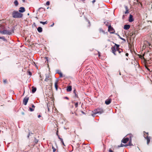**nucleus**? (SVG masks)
<instances>
[{"label": "nucleus", "mask_w": 152, "mask_h": 152, "mask_svg": "<svg viewBox=\"0 0 152 152\" xmlns=\"http://www.w3.org/2000/svg\"><path fill=\"white\" fill-rule=\"evenodd\" d=\"M12 16L14 18H19L22 17L23 14L17 11H14L12 13Z\"/></svg>", "instance_id": "1"}, {"label": "nucleus", "mask_w": 152, "mask_h": 152, "mask_svg": "<svg viewBox=\"0 0 152 152\" xmlns=\"http://www.w3.org/2000/svg\"><path fill=\"white\" fill-rule=\"evenodd\" d=\"M104 112V110L102 108L98 109L96 110H95L94 111H92L93 114H92V115L94 117L95 115L97 114H101L103 113Z\"/></svg>", "instance_id": "2"}, {"label": "nucleus", "mask_w": 152, "mask_h": 152, "mask_svg": "<svg viewBox=\"0 0 152 152\" xmlns=\"http://www.w3.org/2000/svg\"><path fill=\"white\" fill-rule=\"evenodd\" d=\"M147 135H146L145 134H144V137L147 140V144L148 145L150 141L151 137H148V133H145Z\"/></svg>", "instance_id": "3"}, {"label": "nucleus", "mask_w": 152, "mask_h": 152, "mask_svg": "<svg viewBox=\"0 0 152 152\" xmlns=\"http://www.w3.org/2000/svg\"><path fill=\"white\" fill-rule=\"evenodd\" d=\"M12 31L9 30H4L1 31V33L4 34L10 35L11 34Z\"/></svg>", "instance_id": "4"}, {"label": "nucleus", "mask_w": 152, "mask_h": 152, "mask_svg": "<svg viewBox=\"0 0 152 152\" xmlns=\"http://www.w3.org/2000/svg\"><path fill=\"white\" fill-rule=\"evenodd\" d=\"M46 77L45 81L47 82H51V78L48 74L45 75Z\"/></svg>", "instance_id": "5"}, {"label": "nucleus", "mask_w": 152, "mask_h": 152, "mask_svg": "<svg viewBox=\"0 0 152 152\" xmlns=\"http://www.w3.org/2000/svg\"><path fill=\"white\" fill-rule=\"evenodd\" d=\"M115 45L116 46V49L117 51L119 53L121 52L123 53V50L122 49H120L119 48V45L115 44Z\"/></svg>", "instance_id": "6"}, {"label": "nucleus", "mask_w": 152, "mask_h": 152, "mask_svg": "<svg viewBox=\"0 0 152 152\" xmlns=\"http://www.w3.org/2000/svg\"><path fill=\"white\" fill-rule=\"evenodd\" d=\"M111 50L112 52L114 54V55H116L115 52L117 51L116 49V46L115 45L114 46H113L111 48Z\"/></svg>", "instance_id": "7"}, {"label": "nucleus", "mask_w": 152, "mask_h": 152, "mask_svg": "<svg viewBox=\"0 0 152 152\" xmlns=\"http://www.w3.org/2000/svg\"><path fill=\"white\" fill-rule=\"evenodd\" d=\"M29 99V97L27 96H26L23 99V104L25 105H26L28 102Z\"/></svg>", "instance_id": "8"}, {"label": "nucleus", "mask_w": 152, "mask_h": 152, "mask_svg": "<svg viewBox=\"0 0 152 152\" xmlns=\"http://www.w3.org/2000/svg\"><path fill=\"white\" fill-rule=\"evenodd\" d=\"M108 30L109 31H110L111 33H113L114 29L112 27H111L110 24L108 26Z\"/></svg>", "instance_id": "9"}, {"label": "nucleus", "mask_w": 152, "mask_h": 152, "mask_svg": "<svg viewBox=\"0 0 152 152\" xmlns=\"http://www.w3.org/2000/svg\"><path fill=\"white\" fill-rule=\"evenodd\" d=\"M129 139L128 138L126 137V138H124L122 140V142L124 143H126L128 141H129Z\"/></svg>", "instance_id": "10"}, {"label": "nucleus", "mask_w": 152, "mask_h": 152, "mask_svg": "<svg viewBox=\"0 0 152 152\" xmlns=\"http://www.w3.org/2000/svg\"><path fill=\"white\" fill-rule=\"evenodd\" d=\"M25 11V8L23 7H20L19 10V11L20 12H23Z\"/></svg>", "instance_id": "11"}, {"label": "nucleus", "mask_w": 152, "mask_h": 152, "mask_svg": "<svg viewBox=\"0 0 152 152\" xmlns=\"http://www.w3.org/2000/svg\"><path fill=\"white\" fill-rule=\"evenodd\" d=\"M134 20L133 17V16L130 14L129 15V21L130 22H132L134 21Z\"/></svg>", "instance_id": "12"}, {"label": "nucleus", "mask_w": 152, "mask_h": 152, "mask_svg": "<svg viewBox=\"0 0 152 152\" xmlns=\"http://www.w3.org/2000/svg\"><path fill=\"white\" fill-rule=\"evenodd\" d=\"M112 99H107L105 101V103L107 105L109 104L111 102Z\"/></svg>", "instance_id": "13"}, {"label": "nucleus", "mask_w": 152, "mask_h": 152, "mask_svg": "<svg viewBox=\"0 0 152 152\" xmlns=\"http://www.w3.org/2000/svg\"><path fill=\"white\" fill-rule=\"evenodd\" d=\"M130 25L126 24L124 26V28L125 30H128L130 28Z\"/></svg>", "instance_id": "14"}, {"label": "nucleus", "mask_w": 152, "mask_h": 152, "mask_svg": "<svg viewBox=\"0 0 152 152\" xmlns=\"http://www.w3.org/2000/svg\"><path fill=\"white\" fill-rule=\"evenodd\" d=\"M72 88L71 86H67L66 90L68 92H69L72 91Z\"/></svg>", "instance_id": "15"}, {"label": "nucleus", "mask_w": 152, "mask_h": 152, "mask_svg": "<svg viewBox=\"0 0 152 152\" xmlns=\"http://www.w3.org/2000/svg\"><path fill=\"white\" fill-rule=\"evenodd\" d=\"M32 92L33 93H34L36 91L37 88L36 87H35L34 86H32Z\"/></svg>", "instance_id": "16"}, {"label": "nucleus", "mask_w": 152, "mask_h": 152, "mask_svg": "<svg viewBox=\"0 0 152 152\" xmlns=\"http://www.w3.org/2000/svg\"><path fill=\"white\" fill-rule=\"evenodd\" d=\"M37 30L38 31L39 33H41V32H42V29L40 27H39L38 28H37Z\"/></svg>", "instance_id": "17"}, {"label": "nucleus", "mask_w": 152, "mask_h": 152, "mask_svg": "<svg viewBox=\"0 0 152 152\" xmlns=\"http://www.w3.org/2000/svg\"><path fill=\"white\" fill-rule=\"evenodd\" d=\"M58 82V81L57 80L56 81V82L55 83V88L56 90H57V89H58V85H57Z\"/></svg>", "instance_id": "18"}, {"label": "nucleus", "mask_w": 152, "mask_h": 152, "mask_svg": "<svg viewBox=\"0 0 152 152\" xmlns=\"http://www.w3.org/2000/svg\"><path fill=\"white\" fill-rule=\"evenodd\" d=\"M14 3L15 5L16 6H17L18 4V3L17 0H15L14 2Z\"/></svg>", "instance_id": "19"}, {"label": "nucleus", "mask_w": 152, "mask_h": 152, "mask_svg": "<svg viewBox=\"0 0 152 152\" xmlns=\"http://www.w3.org/2000/svg\"><path fill=\"white\" fill-rule=\"evenodd\" d=\"M77 92L76 91V90L75 89L73 91V93L75 94V96L76 97H78V96L77 94Z\"/></svg>", "instance_id": "20"}, {"label": "nucleus", "mask_w": 152, "mask_h": 152, "mask_svg": "<svg viewBox=\"0 0 152 152\" xmlns=\"http://www.w3.org/2000/svg\"><path fill=\"white\" fill-rule=\"evenodd\" d=\"M40 23L42 24L43 25H44L45 24H46L47 23V21H46L45 22H42V21H40Z\"/></svg>", "instance_id": "21"}, {"label": "nucleus", "mask_w": 152, "mask_h": 152, "mask_svg": "<svg viewBox=\"0 0 152 152\" xmlns=\"http://www.w3.org/2000/svg\"><path fill=\"white\" fill-rule=\"evenodd\" d=\"M57 73H58L60 75V77H63L62 74L61 72H57Z\"/></svg>", "instance_id": "22"}, {"label": "nucleus", "mask_w": 152, "mask_h": 152, "mask_svg": "<svg viewBox=\"0 0 152 152\" xmlns=\"http://www.w3.org/2000/svg\"><path fill=\"white\" fill-rule=\"evenodd\" d=\"M132 145V142H131V139L129 142L128 145L131 146Z\"/></svg>", "instance_id": "23"}, {"label": "nucleus", "mask_w": 152, "mask_h": 152, "mask_svg": "<svg viewBox=\"0 0 152 152\" xmlns=\"http://www.w3.org/2000/svg\"><path fill=\"white\" fill-rule=\"evenodd\" d=\"M34 142L35 143V144H37L38 142V140L36 138H35L34 139Z\"/></svg>", "instance_id": "24"}, {"label": "nucleus", "mask_w": 152, "mask_h": 152, "mask_svg": "<svg viewBox=\"0 0 152 152\" xmlns=\"http://www.w3.org/2000/svg\"><path fill=\"white\" fill-rule=\"evenodd\" d=\"M124 7L125 9V10H126V11H129V10L128 9V7L127 6L124 5Z\"/></svg>", "instance_id": "25"}, {"label": "nucleus", "mask_w": 152, "mask_h": 152, "mask_svg": "<svg viewBox=\"0 0 152 152\" xmlns=\"http://www.w3.org/2000/svg\"><path fill=\"white\" fill-rule=\"evenodd\" d=\"M52 149L53 150V152H55L56 151V149L53 146L52 147Z\"/></svg>", "instance_id": "26"}, {"label": "nucleus", "mask_w": 152, "mask_h": 152, "mask_svg": "<svg viewBox=\"0 0 152 152\" xmlns=\"http://www.w3.org/2000/svg\"><path fill=\"white\" fill-rule=\"evenodd\" d=\"M104 24L105 25H106L107 26H109V25H108L109 23L108 22H104Z\"/></svg>", "instance_id": "27"}, {"label": "nucleus", "mask_w": 152, "mask_h": 152, "mask_svg": "<svg viewBox=\"0 0 152 152\" xmlns=\"http://www.w3.org/2000/svg\"><path fill=\"white\" fill-rule=\"evenodd\" d=\"M29 110L31 111H33L34 110V109H33V108H31L30 107H29Z\"/></svg>", "instance_id": "28"}, {"label": "nucleus", "mask_w": 152, "mask_h": 152, "mask_svg": "<svg viewBox=\"0 0 152 152\" xmlns=\"http://www.w3.org/2000/svg\"><path fill=\"white\" fill-rule=\"evenodd\" d=\"M78 103L77 102L75 103V107H78Z\"/></svg>", "instance_id": "29"}, {"label": "nucleus", "mask_w": 152, "mask_h": 152, "mask_svg": "<svg viewBox=\"0 0 152 152\" xmlns=\"http://www.w3.org/2000/svg\"><path fill=\"white\" fill-rule=\"evenodd\" d=\"M50 2L49 1H47L46 3V4L47 5H50Z\"/></svg>", "instance_id": "30"}, {"label": "nucleus", "mask_w": 152, "mask_h": 152, "mask_svg": "<svg viewBox=\"0 0 152 152\" xmlns=\"http://www.w3.org/2000/svg\"><path fill=\"white\" fill-rule=\"evenodd\" d=\"M120 39H121V40H123V41H124V42H126V40L125 39H124V38H123L122 37H120Z\"/></svg>", "instance_id": "31"}, {"label": "nucleus", "mask_w": 152, "mask_h": 152, "mask_svg": "<svg viewBox=\"0 0 152 152\" xmlns=\"http://www.w3.org/2000/svg\"><path fill=\"white\" fill-rule=\"evenodd\" d=\"M129 13V11H126L125 12H124V14H128Z\"/></svg>", "instance_id": "32"}, {"label": "nucleus", "mask_w": 152, "mask_h": 152, "mask_svg": "<svg viewBox=\"0 0 152 152\" xmlns=\"http://www.w3.org/2000/svg\"><path fill=\"white\" fill-rule=\"evenodd\" d=\"M61 142L62 143V144H63V145H65L64 143V142H63V139H61Z\"/></svg>", "instance_id": "33"}, {"label": "nucleus", "mask_w": 152, "mask_h": 152, "mask_svg": "<svg viewBox=\"0 0 152 152\" xmlns=\"http://www.w3.org/2000/svg\"><path fill=\"white\" fill-rule=\"evenodd\" d=\"M3 82L4 83H6L7 82V80H4L3 81Z\"/></svg>", "instance_id": "34"}, {"label": "nucleus", "mask_w": 152, "mask_h": 152, "mask_svg": "<svg viewBox=\"0 0 152 152\" xmlns=\"http://www.w3.org/2000/svg\"><path fill=\"white\" fill-rule=\"evenodd\" d=\"M109 152H113V151L110 149L109 150Z\"/></svg>", "instance_id": "35"}, {"label": "nucleus", "mask_w": 152, "mask_h": 152, "mask_svg": "<svg viewBox=\"0 0 152 152\" xmlns=\"http://www.w3.org/2000/svg\"><path fill=\"white\" fill-rule=\"evenodd\" d=\"M64 99H67V100H68L69 99V98L68 97H67V96H66V97H64Z\"/></svg>", "instance_id": "36"}, {"label": "nucleus", "mask_w": 152, "mask_h": 152, "mask_svg": "<svg viewBox=\"0 0 152 152\" xmlns=\"http://www.w3.org/2000/svg\"><path fill=\"white\" fill-rule=\"evenodd\" d=\"M45 58L46 59V61H48V57H45Z\"/></svg>", "instance_id": "37"}, {"label": "nucleus", "mask_w": 152, "mask_h": 152, "mask_svg": "<svg viewBox=\"0 0 152 152\" xmlns=\"http://www.w3.org/2000/svg\"><path fill=\"white\" fill-rule=\"evenodd\" d=\"M96 1V0H94L92 1V3L93 4H94V2Z\"/></svg>", "instance_id": "38"}, {"label": "nucleus", "mask_w": 152, "mask_h": 152, "mask_svg": "<svg viewBox=\"0 0 152 152\" xmlns=\"http://www.w3.org/2000/svg\"><path fill=\"white\" fill-rule=\"evenodd\" d=\"M125 55L126 56H128L129 55V54L128 53H126V54H125Z\"/></svg>", "instance_id": "39"}, {"label": "nucleus", "mask_w": 152, "mask_h": 152, "mask_svg": "<svg viewBox=\"0 0 152 152\" xmlns=\"http://www.w3.org/2000/svg\"><path fill=\"white\" fill-rule=\"evenodd\" d=\"M125 15H123L122 16V19H124L125 18Z\"/></svg>", "instance_id": "40"}, {"label": "nucleus", "mask_w": 152, "mask_h": 152, "mask_svg": "<svg viewBox=\"0 0 152 152\" xmlns=\"http://www.w3.org/2000/svg\"><path fill=\"white\" fill-rule=\"evenodd\" d=\"M28 73H29V75H31V72H28Z\"/></svg>", "instance_id": "41"}, {"label": "nucleus", "mask_w": 152, "mask_h": 152, "mask_svg": "<svg viewBox=\"0 0 152 152\" xmlns=\"http://www.w3.org/2000/svg\"><path fill=\"white\" fill-rule=\"evenodd\" d=\"M30 135V133H29L28 135L27 136L28 138H29Z\"/></svg>", "instance_id": "42"}, {"label": "nucleus", "mask_w": 152, "mask_h": 152, "mask_svg": "<svg viewBox=\"0 0 152 152\" xmlns=\"http://www.w3.org/2000/svg\"><path fill=\"white\" fill-rule=\"evenodd\" d=\"M1 38V39H3V40H6V39L4 37Z\"/></svg>", "instance_id": "43"}, {"label": "nucleus", "mask_w": 152, "mask_h": 152, "mask_svg": "<svg viewBox=\"0 0 152 152\" xmlns=\"http://www.w3.org/2000/svg\"><path fill=\"white\" fill-rule=\"evenodd\" d=\"M32 108H34L35 107L34 105V104H32Z\"/></svg>", "instance_id": "44"}, {"label": "nucleus", "mask_w": 152, "mask_h": 152, "mask_svg": "<svg viewBox=\"0 0 152 152\" xmlns=\"http://www.w3.org/2000/svg\"><path fill=\"white\" fill-rule=\"evenodd\" d=\"M41 117V115H38V118H40Z\"/></svg>", "instance_id": "45"}, {"label": "nucleus", "mask_w": 152, "mask_h": 152, "mask_svg": "<svg viewBox=\"0 0 152 152\" xmlns=\"http://www.w3.org/2000/svg\"><path fill=\"white\" fill-rule=\"evenodd\" d=\"M54 25V23H53V24H52V25L50 26H51V27H52V26H53Z\"/></svg>", "instance_id": "46"}, {"label": "nucleus", "mask_w": 152, "mask_h": 152, "mask_svg": "<svg viewBox=\"0 0 152 152\" xmlns=\"http://www.w3.org/2000/svg\"><path fill=\"white\" fill-rule=\"evenodd\" d=\"M58 131H57L56 132V134L57 136L59 135L58 134Z\"/></svg>", "instance_id": "47"}, {"label": "nucleus", "mask_w": 152, "mask_h": 152, "mask_svg": "<svg viewBox=\"0 0 152 152\" xmlns=\"http://www.w3.org/2000/svg\"><path fill=\"white\" fill-rule=\"evenodd\" d=\"M21 114L23 115H24V114H25L24 113V112H22Z\"/></svg>", "instance_id": "48"}, {"label": "nucleus", "mask_w": 152, "mask_h": 152, "mask_svg": "<svg viewBox=\"0 0 152 152\" xmlns=\"http://www.w3.org/2000/svg\"><path fill=\"white\" fill-rule=\"evenodd\" d=\"M22 1L23 2H25V1H26V0H22Z\"/></svg>", "instance_id": "49"}, {"label": "nucleus", "mask_w": 152, "mask_h": 152, "mask_svg": "<svg viewBox=\"0 0 152 152\" xmlns=\"http://www.w3.org/2000/svg\"><path fill=\"white\" fill-rule=\"evenodd\" d=\"M42 8H42V7H40V8H39L38 10H40V9H42Z\"/></svg>", "instance_id": "50"}, {"label": "nucleus", "mask_w": 152, "mask_h": 152, "mask_svg": "<svg viewBox=\"0 0 152 152\" xmlns=\"http://www.w3.org/2000/svg\"><path fill=\"white\" fill-rule=\"evenodd\" d=\"M59 139L61 141V139H63L62 138H61L60 137L59 138Z\"/></svg>", "instance_id": "51"}, {"label": "nucleus", "mask_w": 152, "mask_h": 152, "mask_svg": "<svg viewBox=\"0 0 152 152\" xmlns=\"http://www.w3.org/2000/svg\"><path fill=\"white\" fill-rule=\"evenodd\" d=\"M59 139L61 141V139H63L62 138H61L60 137L59 138Z\"/></svg>", "instance_id": "52"}, {"label": "nucleus", "mask_w": 152, "mask_h": 152, "mask_svg": "<svg viewBox=\"0 0 152 152\" xmlns=\"http://www.w3.org/2000/svg\"><path fill=\"white\" fill-rule=\"evenodd\" d=\"M59 72V70H56V72Z\"/></svg>", "instance_id": "53"}, {"label": "nucleus", "mask_w": 152, "mask_h": 152, "mask_svg": "<svg viewBox=\"0 0 152 152\" xmlns=\"http://www.w3.org/2000/svg\"><path fill=\"white\" fill-rule=\"evenodd\" d=\"M82 113L83 114H85V113L83 111H82Z\"/></svg>", "instance_id": "54"}, {"label": "nucleus", "mask_w": 152, "mask_h": 152, "mask_svg": "<svg viewBox=\"0 0 152 152\" xmlns=\"http://www.w3.org/2000/svg\"><path fill=\"white\" fill-rule=\"evenodd\" d=\"M88 148H89V149H90V148H90L89 146H88Z\"/></svg>", "instance_id": "55"}, {"label": "nucleus", "mask_w": 152, "mask_h": 152, "mask_svg": "<svg viewBox=\"0 0 152 152\" xmlns=\"http://www.w3.org/2000/svg\"><path fill=\"white\" fill-rule=\"evenodd\" d=\"M121 146H119V147H123V146L122 145H123L121 144Z\"/></svg>", "instance_id": "56"}, {"label": "nucleus", "mask_w": 152, "mask_h": 152, "mask_svg": "<svg viewBox=\"0 0 152 152\" xmlns=\"http://www.w3.org/2000/svg\"><path fill=\"white\" fill-rule=\"evenodd\" d=\"M58 138L60 137L59 135H58Z\"/></svg>", "instance_id": "57"}, {"label": "nucleus", "mask_w": 152, "mask_h": 152, "mask_svg": "<svg viewBox=\"0 0 152 152\" xmlns=\"http://www.w3.org/2000/svg\"><path fill=\"white\" fill-rule=\"evenodd\" d=\"M35 18H36L38 19V18H37V17H36Z\"/></svg>", "instance_id": "58"}, {"label": "nucleus", "mask_w": 152, "mask_h": 152, "mask_svg": "<svg viewBox=\"0 0 152 152\" xmlns=\"http://www.w3.org/2000/svg\"><path fill=\"white\" fill-rule=\"evenodd\" d=\"M126 60H128V58H126Z\"/></svg>", "instance_id": "59"}, {"label": "nucleus", "mask_w": 152, "mask_h": 152, "mask_svg": "<svg viewBox=\"0 0 152 152\" xmlns=\"http://www.w3.org/2000/svg\"><path fill=\"white\" fill-rule=\"evenodd\" d=\"M48 111H49V108H48Z\"/></svg>", "instance_id": "60"}, {"label": "nucleus", "mask_w": 152, "mask_h": 152, "mask_svg": "<svg viewBox=\"0 0 152 152\" xmlns=\"http://www.w3.org/2000/svg\"><path fill=\"white\" fill-rule=\"evenodd\" d=\"M1 31L0 30V33H1Z\"/></svg>", "instance_id": "61"}, {"label": "nucleus", "mask_w": 152, "mask_h": 152, "mask_svg": "<svg viewBox=\"0 0 152 152\" xmlns=\"http://www.w3.org/2000/svg\"><path fill=\"white\" fill-rule=\"evenodd\" d=\"M28 15H29V13H28Z\"/></svg>", "instance_id": "62"}, {"label": "nucleus", "mask_w": 152, "mask_h": 152, "mask_svg": "<svg viewBox=\"0 0 152 152\" xmlns=\"http://www.w3.org/2000/svg\"><path fill=\"white\" fill-rule=\"evenodd\" d=\"M72 114H73V112L72 113Z\"/></svg>", "instance_id": "63"}, {"label": "nucleus", "mask_w": 152, "mask_h": 152, "mask_svg": "<svg viewBox=\"0 0 152 152\" xmlns=\"http://www.w3.org/2000/svg\"><path fill=\"white\" fill-rule=\"evenodd\" d=\"M99 56H100V55H99Z\"/></svg>", "instance_id": "64"}]
</instances>
